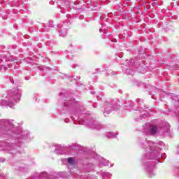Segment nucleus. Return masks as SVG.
Returning a JSON list of instances; mask_svg holds the SVG:
<instances>
[{
	"label": "nucleus",
	"mask_w": 179,
	"mask_h": 179,
	"mask_svg": "<svg viewBox=\"0 0 179 179\" xmlns=\"http://www.w3.org/2000/svg\"><path fill=\"white\" fill-rule=\"evenodd\" d=\"M157 131V127H156V126H152V127H151V134H152V135L153 134H156V131Z\"/></svg>",
	"instance_id": "f257e3e1"
},
{
	"label": "nucleus",
	"mask_w": 179,
	"mask_h": 179,
	"mask_svg": "<svg viewBox=\"0 0 179 179\" xmlns=\"http://www.w3.org/2000/svg\"><path fill=\"white\" fill-rule=\"evenodd\" d=\"M68 162L69 163V164H73V159L69 158L68 159Z\"/></svg>",
	"instance_id": "f03ea898"
},
{
	"label": "nucleus",
	"mask_w": 179,
	"mask_h": 179,
	"mask_svg": "<svg viewBox=\"0 0 179 179\" xmlns=\"http://www.w3.org/2000/svg\"><path fill=\"white\" fill-rule=\"evenodd\" d=\"M110 138H113V136H110Z\"/></svg>",
	"instance_id": "7ed1b4c3"
}]
</instances>
